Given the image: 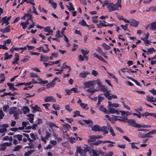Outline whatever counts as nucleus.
<instances>
[{
	"label": "nucleus",
	"instance_id": "c9c22d12",
	"mask_svg": "<svg viewBox=\"0 0 156 156\" xmlns=\"http://www.w3.org/2000/svg\"><path fill=\"white\" fill-rule=\"evenodd\" d=\"M30 136L31 138H32V139H31L32 141H29L30 143H31L33 142L35 140L36 138V137L34 133H31L30 134Z\"/></svg>",
	"mask_w": 156,
	"mask_h": 156
},
{
	"label": "nucleus",
	"instance_id": "a878e982",
	"mask_svg": "<svg viewBox=\"0 0 156 156\" xmlns=\"http://www.w3.org/2000/svg\"><path fill=\"white\" fill-rule=\"evenodd\" d=\"M38 80L39 81V83L40 84H44L48 83V81L47 80H43L39 78Z\"/></svg>",
	"mask_w": 156,
	"mask_h": 156
},
{
	"label": "nucleus",
	"instance_id": "39448f33",
	"mask_svg": "<svg viewBox=\"0 0 156 156\" xmlns=\"http://www.w3.org/2000/svg\"><path fill=\"white\" fill-rule=\"evenodd\" d=\"M95 84V80L90 81L86 82L84 83V85L86 87L90 88L91 87L94 88V85Z\"/></svg>",
	"mask_w": 156,
	"mask_h": 156
},
{
	"label": "nucleus",
	"instance_id": "0e129e2a",
	"mask_svg": "<svg viewBox=\"0 0 156 156\" xmlns=\"http://www.w3.org/2000/svg\"><path fill=\"white\" fill-rule=\"evenodd\" d=\"M23 109H24V113L26 112H29L30 111V109L27 106H24L23 107Z\"/></svg>",
	"mask_w": 156,
	"mask_h": 156
},
{
	"label": "nucleus",
	"instance_id": "864d4df0",
	"mask_svg": "<svg viewBox=\"0 0 156 156\" xmlns=\"http://www.w3.org/2000/svg\"><path fill=\"white\" fill-rule=\"evenodd\" d=\"M93 89L92 87V88L87 89L86 90L88 92L90 93L91 95H92L94 94Z\"/></svg>",
	"mask_w": 156,
	"mask_h": 156
},
{
	"label": "nucleus",
	"instance_id": "37998d69",
	"mask_svg": "<svg viewBox=\"0 0 156 156\" xmlns=\"http://www.w3.org/2000/svg\"><path fill=\"white\" fill-rule=\"evenodd\" d=\"M151 113H149L147 112L143 113L141 114V116H145L147 117V116H151Z\"/></svg>",
	"mask_w": 156,
	"mask_h": 156
},
{
	"label": "nucleus",
	"instance_id": "0eeeda50",
	"mask_svg": "<svg viewBox=\"0 0 156 156\" xmlns=\"http://www.w3.org/2000/svg\"><path fill=\"white\" fill-rule=\"evenodd\" d=\"M44 101L45 102L50 101L55 102L56 101V99L54 98L53 96H49L46 97L44 99Z\"/></svg>",
	"mask_w": 156,
	"mask_h": 156
},
{
	"label": "nucleus",
	"instance_id": "3c124183",
	"mask_svg": "<svg viewBox=\"0 0 156 156\" xmlns=\"http://www.w3.org/2000/svg\"><path fill=\"white\" fill-rule=\"evenodd\" d=\"M9 106L8 105H5L3 107V109L4 112H6L8 109L9 108Z\"/></svg>",
	"mask_w": 156,
	"mask_h": 156
},
{
	"label": "nucleus",
	"instance_id": "6e6552de",
	"mask_svg": "<svg viewBox=\"0 0 156 156\" xmlns=\"http://www.w3.org/2000/svg\"><path fill=\"white\" fill-rule=\"evenodd\" d=\"M109 111H108V114L109 113L114 114L116 113L117 115L119 114V112L115 110L114 108H109L108 107Z\"/></svg>",
	"mask_w": 156,
	"mask_h": 156
},
{
	"label": "nucleus",
	"instance_id": "de8ad7c7",
	"mask_svg": "<svg viewBox=\"0 0 156 156\" xmlns=\"http://www.w3.org/2000/svg\"><path fill=\"white\" fill-rule=\"evenodd\" d=\"M117 120V118L116 117H111L109 121L112 123H114L115 121Z\"/></svg>",
	"mask_w": 156,
	"mask_h": 156
},
{
	"label": "nucleus",
	"instance_id": "473e14b6",
	"mask_svg": "<svg viewBox=\"0 0 156 156\" xmlns=\"http://www.w3.org/2000/svg\"><path fill=\"white\" fill-rule=\"evenodd\" d=\"M79 24H80L82 26H86L87 27H89V26L87 24L86 22L83 20H82L80 21L79 22Z\"/></svg>",
	"mask_w": 156,
	"mask_h": 156
},
{
	"label": "nucleus",
	"instance_id": "bb28decb",
	"mask_svg": "<svg viewBox=\"0 0 156 156\" xmlns=\"http://www.w3.org/2000/svg\"><path fill=\"white\" fill-rule=\"evenodd\" d=\"M154 98L152 96L149 95H147L146 96V100L147 101L151 102H153L154 101Z\"/></svg>",
	"mask_w": 156,
	"mask_h": 156
},
{
	"label": "nucleus",
	"instance_id": "5fc2aeb1",
	"mask_svg": "<svg viewBox=\"0 0 156 156\" xmlns=\"http://www.w3.org/2000/svg\"><path fill=\"white\" fill-rule=\"evenodd\" d=\"M135 143L132 142L130 143L129 144H131V148L132 149H138L139 148L137 147L136 146H135L134 144Z\"/></svg>",
	"mask_w": 156,
	"mask_h": 156
},
{
	"label": "nucleus",
	"instance_id": "a19ab883",
	"mask_svg": "<svg viewBox=\"0 0 156 156\" xmlns=\"http://www.w3.org/2000/svg\"><path fill=\"white\" fill-rule=\"evenodd\" d=\"M30 77L32 78H37L38 77V76L37 73H31L30 74Z\"/></svg>",
	"mask_w": 156,
	"mask_h": 156
},
{
	"label": "nucleus",
	"instance_id": "dca6fc26",
	"mask_svg": "<svg viewBox=\"0 0 156 156\" xmlns=\"http://www.w3.org/2000/svg\"><path fill=\"white\" fill-rule=\"evenodd\" d=\"M139 23V22L137 21L134 19L132 20V21L131 22L130 25L131 26H133L135 27H137Z\"/></svg>",
	"mask_w": 156,
	"mask_h": 156
},
{
	"label": "nucleus",
	"instance_id": "bf43d9fd",
	"mask_svg": "<svg viewBox=\"0 0 156 156\" xmlns=\"http://www.w3.org/2000/svg\"><path fill=\"white\" fill-rule=\"evenodd\" d=\"M109 105L110 106L114 107L115 108L118 107L119 106V105L118 103H113L112 104H109Z\"/></svg>",
	"mask_w": 156,
	"mask_h": 156
},
{
	"label": "nucleus",
	"instance_id": "7c9ffc66",
	"mask_svg": "<svg viewBox=\"0 0 156 156\" xmlns=\"http://www.w3.org/2000/svg\"><path fill=\"white\" fill-rule=\"evenodd\" d=\"M10 27L9 25H8L7 27L5 28V29H3V33H8L10 32Z\"/></svg>",
	"mask_w": 156,
	"mask_h": 156
},
{
	"label": "nucleus",
	"instance_id": "2f4dec72",
	"mask_svg": "<svg viewBox=\"0 0 156 156\" xmlns=\"http://www.w3.org/2000/svg\"><path fill=\"white\" fill-rule=\"evenodd\" d=\"M63 128L67 130H69L68 128H69L70 129L71 128V127L70 125L68 124H63L62 125Z\"/></svg>",
	"mask_w": 156,
	"mask_h": 156
},
{
	"label": "nucleus",
	"instance_id": "f704fd0d",
	"mask_svg": "<svg viewBox=\"0 0 156 156\" xmlns=\"http://www.w3.org/2000/svg\"><path fill=\"white\" fill-rule=\"evenodd\" d=\"M34 151V150H30L25 152L24 154V155L25 156H29Z\"/></svg>",
	"mask_w": 156,
	"mask_h": 156
},
{
	"label": "nucleus",
	"instance_id": "e2e57ef3",
	"mask_svg": "<svg viewBox=\"0 0 156 156\" xmlns=\"http://www.w3.org/2000/svg\"><path fill=\"white\" fill-rule=\"evenodd\" d=\"M80 105L83 109H84L87 106V105L86 104L81 103L80 104Z\"/></svg>",
	"mask_w": 156,
	"mask_h": 156
},
{
	"label": "nucleus",
	"instance_id": "5701e85b",
	"mask_svg": "<svg viewBox=\"0 0 156 156\" xmlns=\"http://www.w3.org/2000/svg\"><path fill=\"white\" fill-rule=\"evenodd\" d=\"M106 93H104V94L106 98H108L109 100H111L112 99V96L110 95V94L109 92V91L107 90L106 91Z\"/></svg>",
	"mask_w": 156,
	"mask_h": 156
},
{
	"label": "nucleus",
	"instance_id": "8fccbe9b",
	"mask_svg": "<svg viewBox=\"0 0 156 156\" xmlns=\"http://www.w3.org/2000/svg\"><path fill=\"white\" fill-rule=\"evenodd\" d=\"M7 85L9 87V88L10 90H11L14 87V84L13 83H7Z\"/></svg>",
	"mask_w": 156,
	"mask_h": 156
},
{
	"label": "nucleus",
	"instance_id": "9d476101",
	"mask_svg": "<svg viewBox=\"0 0 156 156\" xmlns=\"http://www.w3.org/2000/svg\"><path fill=\"white\" fill-rule=\"evenodd\" d=\"M31 108L33 110L32 111L33 113H35L36 112H41V108L37 105H35L34 107H32Z\"/></svg>",
	"mask_w": 156,
	"mask_h": 156
},
{
	"label": "nucleus",
	"instance_id": "052dcab7",
	"mask_svg": "<svg viewBox=\"0 0 156 156\" xmlns=\"http://www.w3.org/2000/svg\"><path fill=\"white\" fill-rule=\"evenodd\" d=\"M53 107L54 108V109L55 110H59V105H57L53 104L52 105Z\"/></svg>",
	"mask_w": 156,
	"mask_h": 156
},
{
	"label": "nucleus",
	"instance_id": "423d86ee",
	"mask_svg": "<svg viewBox=\"0 0 156 156\" xmlns=\"http://www.w3.org/2000/svg\"><path fill=\"white\" fill-rule=\"evenodd\" d=\"M58 79V78L57 77H55L53 79L51 82H50L49 83H48L46 85L47 87L48 88H50L51 87H54L55 86V81L56 80Z\"/></svg>",
	"mask_w": 156,
	"mask_h": 156
},
{
	"label": "nucleus",
	"instance_id": "f8f14e48",
	"mask_svg": "<svg viewBox=\"0 0 156 156\" xmlns=\"http://www.w3.org/2000/svg\"><path fill=\"white\" fill-rule=\"evenodd\" d=\"M76 152L77 153H79L81 156H82L84 154L83 150L81 149L80 147L77 146V147Z\"/></svg>",
	"mask_w": 156,
	"mask_h": 156
},
{
	"label": "nucleus",
	"instance_id": "338daca9",
	"mask_svg": "<svg viewBox=\"0 0 156 156\" xmlns=\"http://www.w3.org/2000/svg\"><path fill=\"white\" fill-rule=\"evenodd\" d=\"M65 91L66 93V95H69L72 93V92L71 91V89H66L65 90Z\"/></svg>",
	"mask_w": 156,
	"mask_h": 156
},
{
	"label": "nucleus",
	"instance_id": "f03ea898",
	"mask_svg": "<svg viewBox=\"0 0 156 156\" xmlns=\"http://www.w3.org/2000/svg\"><path fill=\"white\" fill-rule=\"evenodd\" d=\"M129 126L136 128H150L151 126L150 125H141L136 123L135 120L134 123L133 124H129Z\"/></svg>",
	"mask_w": 156,
	"mask_h": 156
},
{
	"label": "nucleus",
	"instance_id": "f3484780",
	"mask_svg": "<svg viewBox=\"0 0 156 156\" xmlns=\"http://www.w3.org/2000/svg\"><path fill=\"white\" fill-rule=\"evenodd\" d=\"M40 58V61L46 62H48L49 60V57L48 56H43L42 55H41Z\"/></svg>",
	"mask_w": 156,
	"mask_h": 156
},
{
	"label": "nucleus",
	"instance_id": "4468645a",
	"mask_svg": "<svg viewBox=\"0 0 156 156\" xmlns=\"http://www.w3.org/2000/svg\"><path fill=\"white\" fill-rule=\"evenodd\" d=\"M101 127L98 125H94L91 128L92 130L94 131H100Z\"/></svg>",
	"mask_w": 156,
	"mask_h": 156
},
{
	"label": "nucleus",
	"instance_id": "1a4fd4ad",
	"mask_svg": "<svg viewBox=\"0 0 156 156\" xmlns=\"http://www.w3.org/2000/svg\"><path fill=\"white\" fill-rule=\"evenodd\" d=\"M156 133V130L155 129L152 130L148 133L145 134V137L151 138L153 136H151V134L155 133Z\"/></svg>",
	"mask_w": 156,
	"mask_h": 156
},
{
	"label": "nucleus",
	"instance_id": "680f3d73",
	"mask_svg": "<svg viewBox=\"0 0 156 156\" xmlns=\"http://www.w3.org/2000/svg\"><path fill=\"white\" fill-rule=\"evenodd\" d=\"M55 36H56V38H58L62 37V36L60 35L59 30H58L57 31L55 35Z\"/></svg>",
	"mask_w": 156,
	"mask_h": 156
},
{
	"label": "nucleus",
	"instance_id": "c85d7f7f",
	"mask_svg": "<svg viewBox=\"0 0 156 156\" xmlns=\"http://www.w3.org/2000/svg\"><path fill=\"white\" fill-rule=\"evenodd\" d=\"M134 110L136 112H137L138 113H133V115L136 116L138 118H140L141 116V114H140V112L136 109H135Z\"/></svg>",
	"mask_w": 156,
	"mask_h": 156
},
{
	"label": "nucleus",
	"instance_id": "4be33fe9",
	"mask_svg": "<svg viewBox=\"0 0 156 156\" xmlns=\"http://www.w3.org/2000/svg\"><path fill=\"white\" fill-rule=\"evenodd\" d=\"M27 116L29 117L28 119L31 123H33L34 120V115L33 114H30L27 115Z\"/></svg>",
	"mask_w": 156,
	"mask_h": 156
},
{
	"label": "nucleus",
	"instance_id": "c03bdc74",
	"mask_svg": "<svg viewBox=\"0 0 156 156\" xmlns=\"http://www.w3.org/2000/svg\"><path fill=\"white\" fill-rule=\"evenodd\" d=\"M7 16H5L3 17L2 19V20H3L4 22L6 23V25H7L9 24V23L8 20L6 19Z\"/></svg>",
	"mask_w": 156,
	"mask_h": 156
},
{
	"label": "nucleus",
	"instance_id": "6e6d98bb",
	"mask_svg": "<svg viewBox=\"0 0 156 156\" xmlns=\"http://www.w3.org/2000/svg\"><path fill=\"white\" fill-rule=\"evenodd\" d=\"M63 136L64 138H69V134L67 133L66 131L65 132H63Z\"/></svg>",
	"mask_w": 156,
	"mask_h": 156
},
{
	"label": "nucleus",
	"instance_id": "49530a36",
	"mask_svg": "<svg viewBox=\"0 0 156 156\" xmlns=\"http://www.w3.org/2000/svg\"><path fill=\"white\" fill-rule=\"evenodd\" d=\"M108 73L109 74V75L113 78L115 80V81L117 83L118 82V80L117 78H116L115 76L113 74L110 73L108 72Z\"/></svg>",
	"mask_w": 156,
	"mask_h": 156
},
{
	"label": "nucleus",
	"instance_id": "aec40b11",
	"mask_svg": "<svg viewBox=\"0 0 156 156\" xmlns=\"http://www.w3.org/2000/svg\"><path fill=\"white\" fill-rule=\"evenodd\" d=\"M98 87L99 88V90L104 92H105L106 91L108 90L107 87H105V86L102 85V84H101Z\"/></svg>",
	"mask_w": 156,
	"mask_h": 156
},
{
	"label": "nucleus",
	"instance_id": "c756f323",
	"mask_svg": "<svg viewBox=\"0 0 156 156\" xmlns=\"http://www.w3.org/2000/svg\"><path fill=\"white\" fill-rule=\"evenodd\" d=\"M101 46L106 50H109L111 49L110 46L108 45L105 43H103L101 45Z\"/></svg>",
	"mask_w": 156,
	"mask_h": 156
},
{
	"label": "nucleus",
	"instance_id": "f257e3e1",
	"mask_svg": "<svg viewBox=\"0 0 156 156\" xmlns=\"http://www.w3.org/2000/svg\"><path fill=\"white\" fill-rule=\"evenodd\" d=\"M117 120L122 122L129 123V124H133L135 122V120L134 119H128L127 118L125 117L121 118V119L117 118Z\"/></svg>",
	"mask_w": 156,
	"mask_h": 156
},
{
	"label": "nucleus",
	"instance_id": "7ed1b4c3",
	"mask_svg": "<svg viewBox=\"0 0 156 156\" xmlns=\"http://www.w3.org/2000/svg\"><path fill=\"white\" fill-rule=\"evenodd\" d=\"M102 143L104 144L105 143H110L112 144H114L115 143V142L109 140H105L103 141L101 140H98L96 142L93 143L92 145H93L98 146Z\"/></svg>",
	"mask_w": 156,
	"mask_h": 156
},
{
	"label": "nucleus",
	"instance_id": "4c0bfd02",
	"mask_svg": "<svg viewBox=\"0 0 156 156\" xmlns=\"http://www.w3.org/2000/svg\"><path fill=\"white\" fill-rule=\"evenodd\" d=\"M127 77L129 79H131V80L134 81L137 86L141 87V85L136 80L134 79L133 78H131L129 76H127Z\"/></svg>",
	"mask_w": 156,
	"mask_h": 156
},
{
	"label": "nucleus",
	"instance_id": "cd10ccee",
	"mask_svg": "<svg viewBox=\"0 0 156 156\" xmlns=\"http://www.w3.org/2000/svg\"><path fill=\"white\" fill-rule=\"evenodd\" d=\"M12 55L10 54V55H9L8 52H6L5 54V58L4 59L5 60L9 59L12 58Z\"/></svg>",
	"mask_w": 156,
	"mask_h": 156
},
{
	"label": "nucleus",
	"instance_id": "ddd939ff",
	"mask_svg": "<svg viewBox=\"0 0 156 156\" xmlns=\"http://www.w3.org/2000/svg\"><path fill=\"white\" fill-rule=\"evenodd\" d=\"M90 74L89 72L87 71H84L80 73V76L82 78H84L86 77L87 75Z\"/></svg>",
	"mask_w": 156,
	"mask_h": 156
},
{
	"label": "nucleus",
	"instance_id": "774afa93",
	"mask_svg": "<svg viewBox=\"0 0 156 156\" xmlns=\"http://www.w3.org/2000/svg\"><path fill=\"white\" fill-rule=\"evenodd\" d=\"M51 134L49 132L46 131V135H45V138L48 139V138H49L51 136Z\"/></svg>",
	"mask_w": 156,
	"mask_h": 156
},
{
	"label": "nucleus",
	"instance_id": "393cba45",
	"mask_svg": "<svg viewBox=\"0 0 156 156\" xmlns=\"http://www.w3.org/2000/svg\"><path fill=\"white\" fill-rule=\"evenodd\" d=\"M98 102L97 104V106H99L100 105L101 102L102 101V100H104L105 99V98L103 97L98 96Z\"/></svg>",
	"mask_w": 156,
	"mask_h": 156
},
{
	"label": "nucleus",
	"instance_id": "a211bd4d",
	"mask_svg": "<svg viewBox=\"0 0 156 156\" xmlns=\"http://www.w3.org/2000/svg\"><path fill=\"white\" fill-rule=\"evenodd\" d=\"M150 24V30H156V21L151 23Z\"/></svg>",
	"mask_w": 156,
	"mask_h": 156
},
{
	"label": "nucleus",
	"instance_id": "79ce46f5",
	"mask_svg": "<svg viewBox=\"0 0 156 156\" xmlns=\"http://www.w3.org/2000/svg\"><path fill=\"white\" fill-rule=\"evenodd\" d=\"M22 146L21 145H16L14 148L13 150L14 151H18L19 150L22 148Z\"/></svg>",
	"mask_w": 156,
	"mask_h": 156
},
{
	"label": "nucleus",
	"instance_id": "a18cd8bd",
	"mask_svg": "<svg viewBox=\"0 0 156 156\" xmlns=\"http://www.w3.org/2000/svg\"><path fill=\"white\" fill-rule=\"evenodd\" d=\"M44 45L46 46V48H47V49L46 50H45L44 49H42V51L44 53H47V52H48L50 51L49 49L48 48V45L47 44H45Z\"/></svg>",
	"mask_w": 156,
	"mask_h": 156
},
{
	"label": "nucleus",
	"instance_id": "2eb2a0df",
	"mask_svg": "<svg viewBox=\"0 0 156 156\" xmlns=\"http://www.w3.org/2000/svg\"><path fill=\"white\" fill-rule=\"evenodd\" d=\"M108 129L109 131L111 134L113 136H115L116 135L114 133V131L112 127L110 125H109V126H108Z\"/></svg>",
	"mask_w": 156,
	"mask_h": 156
},
{
	"label": "nucleus",
	"instance_id": "603ef678",
	"mask_svg": "<svg viewBox=\"0 0 156 156\" xmlns=\"http://www.w3.org/2000/svg\"><path fill=\"white\" fill-rule=\"evenodd\" d=\"M65 108L66 110L69 112H70L72 111V109L70 108L69 105H67L65 106Z\"/></svg>",
	"mask_w": 156,
	"mask_h": 156
},
{
	"label": "nucleus",
	"instance_id": "72a5a7b5",
	"mask_svg": "<svg viewBox=\"0 0 156 156\" xmlns=\"http://www.w3.org/2000/svg\"><path fill=\"white\" fill-rule=\"evenodd\" d=\"M74 115H73V117H76L77 116L79 115L80 116L82 117V116L80 114V112L78 111H74L73 112Z\"/></svg>",
	"mask_w": 156,
	"mask_h": 156
},
{
	"label": "nucleus",
	"instance_id": "20e7f679",
	"mask_svg": "<svg viewBox=\"0 0 156 156\" xmlns=\"http://www.w3.org/2000/svg\"><path fill=\"white\" fill-rule=\"evenodd\" d=\"M117 7L116 5L112 4L111 3H109V4L107 6V8L110 12L114 11L115 10H119V9H117Z\"/></svg>",
	"mask_w": 156,
	"mask_h": 156
},
{
	"label": "nucleus",
	"instance_id": "13d9d810",
	"mask_svg": "<svg viewBox=\"0 0 156 156\" xmlns=\"http://www.w3.org/2000/svg\"><path fill=\"white\" fill-rule=\"evenodd\" d=\"M81 51L82 52V54L84 56H86L87 55L89 52V51H85L83 49H82L81 50Z\"/></svg>",
	"mask_w": 156,
	"mask_h": 156
},
{
	"label": "nucleus",
	"instance_id": "b1692460",
	"mask_svg": "<svg viewBox=\"0 0 156 156\" xmlns=\"http://www.w3.org/2000/svg\"><path fill=\"white\" fill-rule=\"evenodd\" d=\"M19 55L17 54H15V58L14 59V61L12 62L13 64H15L16 63H17L19 59Z\"/></svg>",
	"mask_w": 156,
	"mask_h": 156
},
{
	"label": "nucleus",
	"instance_id": "e433bc0d",
	"mask_svg": "<svg viewBox=\"0 0 156 156\" xmlns=\"http://www.w3.org/2000/svg\"><path fill=\"white\" fill-rule=\"evenodd\" d=\"M126 69H121V71L122 72H128V73L131 72L132 73H135V72H136V71H134L133 70H131V69H129V71L126 70Z\"/></svg>",
	"mask_w": 156,
	"mask_h": 156
},
{
	"label": "nucleus",
	"instance_id": "4d7b16f0",
	"mask_svg": "<svg viewBox=\"0 0 156 156\" xmlns=\"http://www.w3.org/2000/svg\"><path fill=\"white\" fill-rule=\"evenodd\" d=\"M39 9L41 12H43L44 13H46L47 12V11L44 9L43 8H41L40 6H39Z\"/></svg>",
	"mask_w": 156,
	"mask_h": 156
},
{
	"label": "nucleus",
	"instance_id": "ea45409f",
	"mask_svg": "<svg viewBox=\"0 0 156 156\" xmlns=\"http://www.w3.org/2000/svg\"><path fill=\"white\" fill-rule=\"evenodd\" d=\"M98 154H99V156L101 155L103 156H107V154L105 152H104L100 150L99 151Z\"/></svg>",
	"mask_w": 156,
	"mask_h": 156
},
{
	"label": "nucleus",
	"instance_id": "412c9836",
	"mask_svg": "<svg viewBox=\"0 0 156 156\" xmlns=\"http://www.w3.org/2000/svg\"><path fill=\"white\" fill-rule=\"evenodd\" d=\"M99 109L101 111L105 112L106 114H108V111L102 105H101L100 106Z\"/></svg>",
	"mask_w": 156,
	"mask_h": 156
},
{
	"label": "nucleus",
	"instance_id": "69168bd1",
	"mask_svg": "<svg viewBox=\"0 0 156 156\" xmlns=\"http://www.w3.org/2000/svg\"><path fill=\"white\" fill-rule=\"evenodd\" d=\"M20 25L22 26L23 29H25L27 27V25L24 23V22H22L20 23Z\"/></svg>",
	"mask_w": 156,
	"mask_h": 156
},
{
	"label": "nucleus",
	"instance_id": "6ab92c4d",
	"mask_svg": "<svg viewBox=\"0 0 156 156\" xmlns=\"http://www.w3.org/2000/svg\"><path fill=\"white\" fill-rule=\"evenodd\" d=\"M108 127H107L105 126H102L101 128L100 131L102 132L104 134H108V132L107 130Z\"/></svg>",
	"mask_w": 156,
	"mask_h": 156
},
{
	"label": "nucleus",
	"instance_id": "09e8293b",
	"mask_svg": "<svg viewBox=\"0 0 156 156\" xmlns=\"http://www.w3.org/2000/svg\"><path fill=\"white\" fill-rule=\"evenodd\" d=\"M154 51H155V50L153 48H148L147 51V52L149 53V54H151Z\"/></svg>",
	"mask_w": 156,
	"mask_h": 156
},
{
	"label": "nucleus",
	"instance_id": "58836bf2",
	"mask_svg": "<svg viewBox=\"0 0 156 156\" xmlns=\"http://www.w3.org/2000/svg\"><path fill=\"white\" fill-rule=\"evenodd\" d=\"M15 137H16L18 140L20 141H21L22 140V136L21 134H19L16 135H14L13 138H15Z\"/></svg>",
	"mask_w": 156,
	"mask_h": 156
},
{
	"label": "nucleus",
	"instance_id": "9b49d317",
	"mask_svg": "<svg viewBox=\"0 0 156 156\" xmlns=\"http://www.w3.org/2000/svg\"><path fill=\"white\" fill-rule=\"evenodd\" d=\"M98 152L97 150L92 149L90 151V156H99V154H98Z\"/></svg>",
	"mask_w": 156,
	"mask_h": 156
}]
</instances>
